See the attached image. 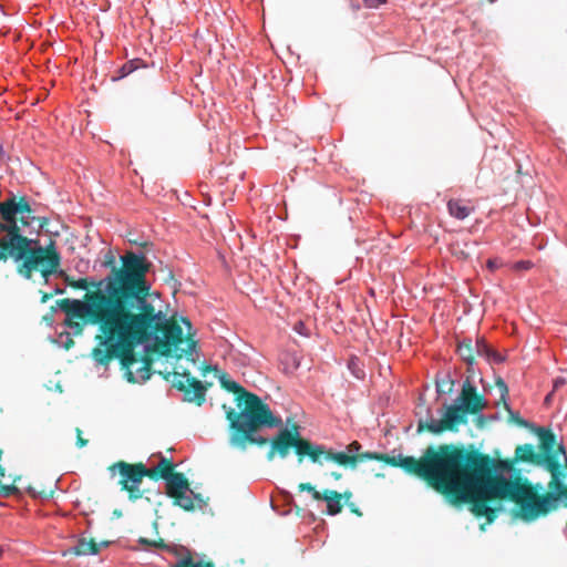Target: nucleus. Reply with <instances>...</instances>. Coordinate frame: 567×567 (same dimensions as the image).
<instances>
[{"instance_id":"obj_1","label":"nucleus","mask_w":567,"mask_h":567,"mask_svg":"<svg viewBox=\"0 0 567 567\" xmlns=\"http://www.w3.org/2000/svg\"><path fill=\"white\" fill-rule=\"evenodd\" d=\"M122 261L105 291H87L83 300L64 298L56 305L66 315L64 324L74 336L82 334L85 324L97 327L96 344L91 351L97 364L107 367L118 360L128 382H144L151 378L153 360L150 355L138 358L137 346L154 339L155 352L181 359L192 355L196 341L148 300L152 286L146 279L148 267L144 258L130 254Z\"/></svg>"},{"instance_id":"obj_2","label":"nucleus","mask_w":567,"mask_h":567,"mask_svg":"<svg viewBox=\"0 0 567 567\" xmlns=\"http://www.w3.org/2000/svg\"><path fill=\"white\" fill-rule=\"evenodd\" d=\"M515 457L495 460L474 449L450 444L449 501L454 505L468 504L476 517L493 523L499 507H491L494 501H511L516 506L515 515L530 523L555 511L554 494H540V483L533 484L517 474L506 478L502 472L512 471Z\"/></svg>"},{"instance_id":"obj_3","label":"nucleus","mask_w":567,"mask_h":567,"mask_svg":"<svg viewBox=\"0 0 567 567\" xmlns=\"http://www.w3.org/2000/svg\"><path fill=\"white\" fill-rule=\"evenodd\" d=\"M223 389L231 392L236 396L237 406L240 411L233 408H223L226 411V419L229 422V443L230 445L246 450L248 445L265 446L270 443L267 453V460L272 461L276 455L286 458L291 449L295 450L298 461L301 463L305 456L317 458L313 444L302 437L299 433V426L293 423L291 429H281L270 441L256 433L262 427H279L282 420L275 416L269 405L265 403L257 394L247 391L243 385L229 379L227 373L219 377Z\"/></svg>"},{"instance_id":"obj_4","label":"nucleus","mask_w":567,"mask_h":567,"mask_svg":"<svg viewBox=\"0 0 567 567\" xmlns=\"http://www.w3.org/2000/svg\"><path fill=\"white\" fill-rule=\"evenodd\" d=\"M538 436L539 451H536L533 444L518 445L515 449V461L542 466L550 473L548 491L543 494H554L555 509L561 501L567 507V485L564 484L565 473L561 470V460L566 453L563 443H558L556 434L551 429L543 426H530Z\"/></svg>"},{"instance_id":"obj_5","label":"nucleus","mask_w":567,"mask_h":567,"mask_svg":"<svg viewBox=\"0 0 567 567\" xmlns=\"http://www.w3.org/2000/svg\"><path fill=\"white\" fill-rule=\"evenodd\" d=\"M365 457L368 461H380L393 467H400L405 473L422 478L449 499L450 444L429 446L420 458L401 454L390 456L377 452H367Z\"/></svg>"},{"instance_id":"obj_6","label":"nucleus","mask_w":567,"mask_h":567,"mask_svg":"<svg viewBox=\"0 0 567 567\" xmlns=\"http://www.w3.org/2000/svg\"><path fill=\"white\" fill-rule=\"evenodd\" d=\"M485 406L484 396L477 393L476 388L466 380L456 402L443 405L442 417L439 421L434 419L419 420L416 431L417 433L429 432L432 434L456 432L460 425L467 423L468 415L480 413Z\"/></svg>"},{"instance_id":"obj_7","label":"nucleus","mask_w":567,"mask_h":567,"mask_svg":"<svg viewBox=\"0 0 567 567\" xmlns=\"http://www.w3.org/2000/svg\"><path fill=\"white\" fill-rule=\"evenodd\" d=\"M111 473H118L117 484L121 491L127 493L131 502H136L144 497L146 489L142 488L145 477L150 478L148 467L142 462L128 463L117 461L109 466Z\"/></svg>"},{"instance_id":"obj_8","label":"nucleus","mask_w":567,"mask_h":567,"mask_svg":"<svg viewBox=\"0 0 567 567\" xmlns=\"http://www.w3.org/2000/svg\"><path fill=\"white\" fill-rule=\"evenodd\" d=\"M164 379L171 381L174 388L184 393V401L194 403L197 406L205 403L207 388L193 377L188 370L179 371L175 367L173 372L164 374Z\"/></svg>"},{"instance_id":"obj_9","label":"nucleus","mask_w":567,"mask_h":567,"mask_svg":"<svg viewBox=\"0 0 567 567\" xmlns=\"http://www.w3.org/2000/svg\"><path fill=\"white\" fill-rule=\"evenodd\" d=\"M317 458L310 457L312 463L322 465L323 462H333L340 466L355 468L359 463L368 461L365 457L367 452L361 454H349L348 452H336L331 449H326L323 445L313 444Z\"/></svg>"},{"instance_id":"obj_10","label":"nucleus","mask_w":567,"mask_h":567,"mask_svg":"<svg viewBox=\"0 0 567 567\" xmlns=\"http://www.w3.org/2000/svg\"><path fill=\"white\" fill-rule=\"evenodd\" d=\"M165 481L166 495L172 498L178 496L183 492L190 491V483L188 478L182 472H175L172 476H168Z\"/></svg>"},{"instance_id":"obj_11","label":"nucleus","mask_w":567,"mask_h":567,"mask_svg":"<svg viewBox=\"0 0 567 567\" xmlns=\"http://www.w3.org/2000/svg\"><path fill=\"white\" fill-rule=\"evenodd\" d=\"M110 542H102L97 544L94 539L80 538L75 546L71 547L68 553L75 556L96 555L100 551V547H107Z\"/></svg>"},{"instance_id":"obj_12","label":"nucleus","mask_w":567,"mask_h":567,"mask_svg":"<svg viewBox=\"0 0 567 567\" xmlns=\"http://www.w3.org/2000/svg\"><path fill=\"white\" fill-rule=\"evenodd\" d=\"M175 472V464L171 458L164 456H161L156 466L148 468L150 480L155 482L158 480H165L168 476H172Z\"/></svg>"},{"instance_id":"obj_13","label":"nucleus","mask_w":567,"mask_h":567,"mask_svg":"<svg viewBox=\"0 0 567 567\" xmlns=\"http://www.w3.org/2000/svg\"><path fill=\"white\" fill-rule=\"evenodd\" d=\"M321 499L327 502V513L329 515H337L341 513L343 508V495L333 489H324L321 494Z\"/></svg>"},{"instance_id":"obj_14","label":"nucleus","mask_w":567,"mask_h":567,"mask_svg":"<svg viewBox=\"0 0 567 567\" xmlns=\"http://www.w3.org/2000/svg\"><path fill=\"white\" fill-rule=\"evenodd\" d=\"M447 210L454 218L463 220L468 217L475 208L462 199H450L447 202Z\"/></svg>"},{"instance_id":"obj_15","label":"nucleus","mask_w":567,"mask_h":567,"mask_svg":"<svg viewBox=\"0 0 567 567\" xmlns=\"http://www.w3.org/2000/svg\"><path fill=\"white\" fill-rule=\"evenodd\" d=\"M457 353L468 365L475 362V346L471 339H464L457 344Z\"/></svg>"},{"instance_id":"obj_16","label":"nucleus","mask_w":567,"mask_h":567,"mask_svg":"<svg viewBox=\"0 0 567 567\" xmlns=\"http://www.w3.org/2000/svg\"><path fill=\"white\" fill-rule=\"evenodd\" d=\"M435 385L439 394H451L454 390L455 382L450 373H444L436 375Z\"/></svg>"},{"instance_id":"obj_17","label":"nucleus","mask_w":567,"mask_h":567,"mask_svg":"<svg viewBox=\"0 0 567 567\" xmlns=\"http://www.w3.org/2000/svg\"><path fill=\"white\" fill-rule=\"evenodd\" d=\"M172 567H215V565L212 561L205 563L203 560H195L194 556L188 549L185 556L178 559V561L172 565Z\"/></svg>"},{"instance_id":"obj_18","label":"nucleus","mask_w":567,"mask_h":567,"mask_svg":"<svg viewBox=\"0 0 567 567\" xmlns=\"http://www.w3.org/2000/svg\"><path fill=\"white\" fill-rule=\"evenodd\" d=\"M186 493L187 492H183V493L178 494V496L172 497L173 504L175 506L181 507L182 509H184L186 512H192L195 509V502Z\"/></svg>"},{"instance_id":"obj_19","label":"nucleus","mask_w":567,"mask_h":567,"mask_svg":"<svg viewBox=\"0 0 567 567\" xmlns=\"http://www.w3.org/2000/svg\"><path fill=\"white\" fill-rule=\"evenodd\" d=\"M130 254H134V255H136V256L143 257V258H144V260H145V264H146V265H147V267H148V269L151 268V262L147 260V258L145 257V255H143V254H136V252H134V251H126L124 255H122V256L120 257V268H121V267H122V265H123L122 258H123V257H125V256H127V255H130ZM105 266H111V267H112L110 275L105 278V287H107V281H109V279H110L112 276H114V270H115V269H118V267H116V266L114 265V258H113V257H110V259H107V260L105 261ZM105 290H106V288H104V290H103V291H105ZM96 291H101V290H100V289H97Z\"/></svg>"},{"instance_id":"obj_20","label":"nucleus","mask_w":567,"mask_h":567,"mask_svg":"<svg viewBox=\"0 0 567 567\" xmlns=\"http://www.w3.org/2000/svg\"><path fill=\"white\" fill-rule=\"evenodd\" d=\"M504 405V409L508 412V421L512 422V423H515L517 424L518 426L520 427H529V423L527 421H525L518 412H514L512 411V409L509 408L508 403H503Z\"/></svg>"},{"instance_id":"obj_21","label":"nucleus","mask_w":567,"mask_h":567,"mask_svg":"<svg viewBox=\"0 0 567 567\" xmlns=\"http://www.w3.org/2000/svg\"><path fill=\"white\" fill-rule=\"evenodd\" d=\"M138 544L145 546V547H156L161 548L167 551L169 545L164 542L163 538H158L157 540H151L145 537L138 538Z\"/></svg>"},{"instance_id":"obj_22","label":"nucleus","mask_w":567,"mask_h":567,"mask_svg":"<svg viewBox=\"0 0 567 567\" xmlns=\"http://www.w3.org/2000/svg\"><path fill=\"white\" fill-rule=\"evenodd\" d=\"M65 282L68 286L74 289H87L90 286L94 285L90 282L86 278L73 279L71 277L65 278Z\"/></svg>"},{"instance_id":"obj_23","label":"nucleus","mask_w":567,"mask_h":567,"mask_svg":"<svg viewBox=\"0 0 567 567\" xmlns=\"http://www.w3.org/2000/svg\"><path fill=\"white\" fill-rule=\"evenodd\" d=\"M298 488L301 492L306 491V492L311 493L313 499L321 501L322 492L317 491L316 487L313 485H311L310 483H300L298 485Z\"/></svg>"},{"instance_id":"obj_24","label":"nucleus","mask_w":567,"mask_h":567,"mask_svg":"<svg viewBox=\"0 0 567 567\" xmlns=\"http://www.w3.org/2000/svg\"><path fill=\"white\" fill-rule=\"evenodd\" d=\"M495 385L498 388L499 392H501V402L502 403H506L507 402V396H508V386L507 384L505 383V381L498 377L496 380H495Z\"/></svg>"},{"instance_id":"obj_25","label":"nucleus","mask_w":567,"mask_h":567,"mask_svg":"<svg viewBox=\"0 0 567 567\" xmlns=\"http://www.w3.org/2000/svg\"><path fill=\"white\" fill-rule=\"evenodd\" d=\"M475 346V355L484 357L485 353H487V350L489 349V346L486 343V341L481 338L477 339L474 343Z\"/></svg>"},{"instance_id":"obj_26","label":"nucleus","mask_w":567,"mask_h":567,"mask_svg":"<svg viewBox=\"0 0 567 567\" xmlns=\"http://www.w3.org/2000/svg\"><path fill=\"white\" fill-rule=\"evenodd\" d=\"M188 548L182 545H169L167 553L178 557L179 559L185 556Z\"/></svg>"},{"instance_id":"obj_27","label":"nucleus","mask_w":567,"mask_h":567,"mask_svg":"<svg viewBox=\"0 0 567 567\" xmlns=\"http://www.w3.org/2000/svg\"><path fill=\"white\" fill-rule=\"evenodd\" d=\"M483 358H485L488 362L494 363H499L504 360L503 357L491 347Z\"/></svg>"},{"instance_id":"obj_28","label":"nucleus","mask_w":567,"mask_h":567,"mask_svg":"<svg viewBox=\"0 0 567 567\" xmlns=\"http://www.w3.org/2000/svg\"><path fill=\"white\" fill-rule=\"evenodd\" d=\"M135 69V65H134V62L131 61V62H127L125 63L121 69H120V73H121V78L123 76H126L128 75L130 73H132Z\"/></svg>"},{"instance_id":"obj_29","label":"nucleus","mask_w":567,"mask_h":567,"mask_svg":"<svg viewBox=\"0 0 567 567\" xmlns=\"http://www.w3.org/2000/svg\"><path fill=\"white\" fill-rule=\"evenodd\" d=\"M532 267H533V264L529 260H520V261L515 262L514 266H513V268L515 270H519V271L520 270H528Z\"/></svg>"},{"instance_id":"obj_30","label":"nucleus","mask_w":567,"mask_h":567,"mask_svg":"<svg viewBox=\"0 0 567 567\" xmlns=\"http://www.w3.org/2000/svg\"><path fill=\"white\" fill-rule=\"evenodd\" d=\"M18 492V488L14 485H2L0 484V493L4 496L13 495Z\"/></svg>"},{"instance_id":"obj_31","label":"nucleus","mask_w":567,"mask_h":567,"mask_svg":"<svg viewBox=\"0 0 567 567\" xmlns=\"http://www.w3.org/2000/svg\"><path fill=\"white\" fill-rule=\"evenodd\" d=\"M193 494V501L195 502V508H203L207 505V502L203 498L200 494H195L193 491H189Z\"/></svg>"},{"instance_id":"obj_32","label":"nucleus","mask_w":567,"mask_h":567,"mask_svg":"<svg viewBox=\"0 0 567 567\" xmlns=\"http://www.w3.org/2000/svg\"><path fill=\"white\" fill-rule=\"evenodd\" d=\"M75 434H76V445L79 447H84L89 441L82 436V430L80 427H76Z\"/></svg>"},{"instance_id":"obj_33","label":"nucleus","mask_w":567,"mask_h":567,"mask_svg":"<svg viewBox=\"0 0 567 567\" xmlns=\"http://www.w3.org/2000/svg\"><path fill=\"white\" fill-rule=\"evenodd\" d=\"M386 0H363V3L367 8H378L380 4L385 3Z\"/></svg>"},{"instance_id":"obj_34","label":"nucleus","mask_w":567,"mask_h":567,"mask_svg":"<svg viewBox=\"0 0 567 567\" xmlns=\"http://www.w3.org/2000/svg\"><path fill=\"white\" fill-rule=\"evenodd\" d=\"M164 281L167 282V284H173L172 287H175L176 279H175L174 274H173V271L171 269H166Z\"/></svg>"},{"instance_id":"obj_35","label":"nucleus","mask_w":567,"mask_h":567,"mask_svg":"<svg viewBox=\"0 0 567 567\" xmlns=\"http://www.w3.org/2000/svg\"><path fill=\"white\" fill-rule=\"evenodd\" d=\"M347 449H348V453H349V454H359V453H358V451L361 449V445H360V443H359V442L353 441L352 443H350V444L348 445V447H347Z\"/></svg>"},{"instance_id":"obj_36","label":"nucleus","mask_w":567,"mask_h":567,"mask_svg":"<svg viewBox=\"0 0 567 567\" xmlns=\"http://www.w3.org/2000/svg\"><path fill=\"white\" fill-rule=\"evenodd\" d=\"M564 384H566V379H565V378H561V377L556 378V379L554 380V390L559 389V388H560V386H563Z\"/></svg>"},{"instance_id":"obj_37","label":"nucleus","mask_w":567,"mask_h":567,"mask_svg":"<svg viewBox=\"0 0 567 567\" xmlns=\"http://www.w3.org/2000/svg\"><path fill=\"white\" fill-rule=\"evenodd\" d=\"M561 470L565 473V477L567 476V454L565 453L563 460H561Z\"/></svg>"},{"instance_id":"obj_38","label":"nucleus","mask_w":567,"mask_h":567,"mask_svg":"<svg viewBox=\"0 0 567 567\" xmlns=\"http://www.w3.org/2000/svg\"><path fill=\"white\" fill-rule=\"evenodd\" d=\"M54 296V293H47V292H43L42 297H41V302L42 303H45L49 299H51L52 297Z\"/></svg>"},{"instance_id":"obj_39","label":"nucleus","mask_w":567,"mask_h":567,"mask_svg":"<svg viewBox=\"0 0 567 567\" xmlns=\"http://www.w3.org/2000/svg\"><path fill=\"white\" fill-rule=\"evenodd\" d=\"M349 506H350V509H351V512H352V513H354V514H355V515H358V516H361V515H362V513L359 511V508H357V507L354 506V504H350Z\"/></svg>"},{"instance_id":"obj_40","label":"nucleus","mask_w":567,"mask_h":567,"mask_svg":"<svg viewBox=\"0 0 567 567\" xmlns=\"http://www.w3.org/2000/svg\"><path fill=\"white\" fill-rule=\"evenodd\" d=\"M341 495H343V499L348 502L351 498L352 493L350 491H346L344 493H341Z\"/></svg>"},{"instance_id":"obj_41","label":"nucleus","mask_w":567,"mask_h":567,"mask_svg":"<svg viewBox=\"0 0 567 567\" xmlns=\"http://www.w3.org/2000/svg\"><path fill=\"white\" fill-rule=\"evenodd\" d=\"M331 477H333L334 480H340L342 477V474L340 472H331Z\"/></svg>"},{"instance_id":"obj_42","label":"nucleus","mask_w":567,"mask_h":567,"mask_svg":"<svg viewBox=\"0 0 567 567\" xmlns=\"http://www.w3.org/2000/svg\"><path fill=\"white\" fill-rule=\"evenodd\" d=\"M182 321H183V322H184L188 328H190V322H189V320H187V319L183 318V319H182Z\"/></svg>"},{"instance_id":"obj_43","label":"nucleus","mask_w":567,"mask_h":567,"mask_svg":"<svg viewBox=\"0 0 567 567\" xmlns=\"http://www.w3.org/2000/svg\"><path fill=\"white\" fill-rule=\"evenodd\" d=\"M62 292H63V290L58 288V289H55V291L53 293L56 295V293H62Z\"/></svg>"},{"instance_id":"obj_44","label":"nucleus","mask_w":567,"mask_h":567,"mask_svg":"<svg viewBox=\"0 0 567 567\" xmlns=\"http://www.w3.org/2000/svg\"><path fill=\"white\" fill-rule=\"evenodd\" d=\"M550 396H551V393H549V394L546 396L545 401H546V402H547V401H549V400H550Z\"/></svg>"},{"instance_id":"obj_45","label":"nucleus","mask_w":567,"mask_h":567,"mask_svg":"<svg viewBox=\"0 0 567 567\" xmlns=\"http://www.w3.org/2000/svg\"><path fill=\"white\" fill-rule=\"evenodd\" d=\"M488 267H494V264L491 260L488 261Z\"/></svg>"}]
</instances>
